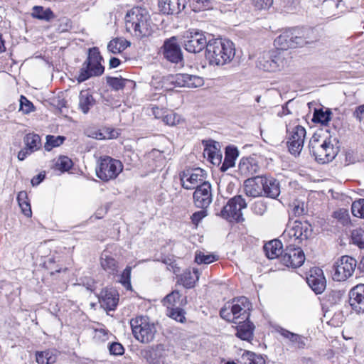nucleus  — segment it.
<instances>
[{
    "label": "nucleus",
    "instance_id": "1",
    "mask_svg": "<svg viewBox=\"0 0 364 364\" xmlns=\"http://www.w3.org/2000/svg\"><path fill=\"white\" fill-rule=\"evenodd\" d=\"M235 47L230 40L215 38L206 45L205 57L213 65H224L230 63L235 58Z\"/></svg>",
    "mask_w": 364,
    "mask_h": 364
},
{
    "label": "nucleus",
    "instance_id": "2",
    "mask_svg": "<svg viewBox=\"0 0 364 364\" xmlns=\"http://www.w3.org/2000/svg\"><path fill=\"white\" fill-rule=\"evenodd\" d=\"M126 29L133 31L137 37L149 36L156 26L151 19L146 9L141 7H134L129 10L125 16Z\"/></svg>",
    "mask_w": 364,
    "mask_h": 364
},
{
    "label": "nucleus",
    "instance_id": "3",
    "mask_svg": "<svg viewBox=\"0 0 364 364\" xmlns=\"http://www.w3.org/2000/svg\"><path fill=\"white\" fill-rule=\"evenodd\" d=\"M102 60L103 58L98 48H90L87 58L80 70L77 80L83 82L92 77L102 75L105 71V67L102 65Z\"/></svg>",
    "mask_w": 364,
    "mask_h": 364
},
{
    "label": "nucleus",
    "instance_id": "4",
    "mask_svg": "<svg viewBox=\"0 0 364 364\" xmlns=\"http://www.w3.org/2000/svg\"><path fill=\"white\" fill-rule=\"evenodd\" d=\"M309 151L316 160L321 164L331 161L338 154V148L334 146L331 138L321 141L318 137L313 136L309 144Z\"/></svg>",
    "mask_w": 364,
    "mask_h": 364
},
{
    "label": "nucleus",
    "instance_id": "5",
    "mask_svg": "<svg viewBox=\"0 0 364 364\" xmlns=\"http://www.w3.org/2000/svg\"><path fill=\"white\" fill-rule=\"evenodd\" d=\"M132 333L136 340L141 343H150L157 331L153 323L147 317H136L130 321Z\"/></svg>",
    "mask_w": 364,
    "mask_h": 364
},
{
    "label": "nucleus",
    "instance_id": "6",
    "mask_svg": "<svg viewBox=\"0 0 364 364\" xmlns=\"http://www.w3.org/2000/svg\"><path fill=\"white\" fill-rule=\"evenodd\" d=\"M287 65L284 53L279 50L264 52L257 59V67L267 72H275Z\"/></svg>",
    "mask_w": 364,
    "mask_h": 364
},
{
    "label": "nucleus",
    "instance_id": "7",
    "mask_svg": "<svg viewBox=\"0 0 364 364\" xmlns=\"http://www.w3.org/2000/svg\"><path fill=\"white\" fill-rule=\"evenodd\" d=\"M122 170L123 165L120 161L105 156L100 159L95 171L100 180L107 182L116 178Z\"/></svg>",
    "mask_w": 364,
    "mask_h": 364
},
{
    "label": "nucleus",
    "instance_id": "8",
    "mask_svg": "<svg viewBox=\"0 0 364 364\" xmlns=\"http://www.w3.org/2000/svg\"><path fill=\"white\" fill-rule=\"evenodd\" d=\"M356 260L345 255L335 262L332 269V278L336 282H343L350 277L356 267Z\"/></svg>",
    "mask_w": 364,
    "mask_h": 364
},
{
    "label": "nucleus",
    "instance_id": "9",
    "mask_svg": "<svg viewBox=\"0 0 364 364\" xmlns=\"http://www.w3.org/2000/svg\"><path fill=\"white\" fill-rule=\"evenodd\" d=\"M247 207L245 200L240 195L230 199L226 205L220 211V215L229 220L241 222L244 220L242 209Z\"/></svg>",
    "mask_w": 364,
    "mask_h": 364
},
{
    "label": "nucleus",
    "instance_id": "10",
    "mask_svg": "<svg viewBox=\"0 0 364 364\" xmlns=\"http://www.w3.org/2000/svg\"><path fill=\"white\" fill-rule=\"evenodd\" d=\"M205 171L202 168L186 169L180 173L182 187L187 190L194 189L205 183Z\"/></svg>",
    "mask_w": 364,
    "mask_h": 364
},
{
    "label": "nucleus",
    "instance_id": "11",
    "mask_svg": "<svg viewBox=\"0 0 364 364\" xmlns=\"http://www.w3.org/2000/svg\"><path fill=\"white\" fill-rule=\"evenodd\" d=\"M312 227L306 220L299 221L295 220L291 226H288V229L285 230L283 236L294 237L295 242H301L304 240L308 239L312 233Z\"/></svg>",
    "mask_w": 364,
    "mask_h": 364
},
{
    "label": "nucleus",
    "instance_id": "12",
    "mask_svg": "<svg viewBox=\"0 0 364 364\" xmlns=\"http://www.w3.org/2000/svg\"><path fill=\"white\" fill-rule=\"evenodd\" d=\"M289 137L287 141L289 152L293 155H299L304 146L306 136V129L300 126H295L291 131L287 129Z\"/></svg>",
    "mask_w": 364,
    "mask_h": 364
},
{
    "label": "nucleus",
    "instance_id": "13",
    "mask_svg": "<svg viewBox=\"0 0 364 364\" xmlns=\"http://www.w3.org/2000/svg\"><path fill=\"white\" fill-rule=\"evenodd\" d=\"M280 259L282 264L287 267L297 268L304 264L305 255L300 247H287Z\"/></svg>",
    "mask_w": 364,
    "mask_h": 364
},
{
    "label": "nucleus",
    "instance_id": "14",
    "mask_svg": "<svg viewBox=\"0 0 364 364\" xmlns=\"http://www.w3.org/2000/svg\"><path fill=\"white\" fill-rule=\"evenodd\" d=\"M195 205L200 208H208L213 200L211 185L208 182L203 183L193 193Z\"/></svg>",
    "mask_w": 364,
    "mask_h": 364
},
{
    "label": "nucleus",
    "instance_id": "15",
    "mask_svg": "<svg viewBox=\"0 0 364 364\" xmlns=\"http://www.w3.org/2000/svg\"><path fill=\"white\" fill-rule=\"evenodd\" d=\"M208 44L207 39L202 32L196 31L190 33L184 41V48L189 53H197L203 50Z\"/></svg>",
    "mask_w": 364,
    "mask_h": 364
},
{
    "label": "nucleus",
    "instance_id": "16",
    "mask_svg": "<svg viewBox=\"0 0 364 364\" xmlns=\"http://www.w3.org/2000/svg\"><path fill=\"white\" fill-rule=\"evenodd\" d=\"M233 302L235 304H230V309L234 316V323H238L240 321L247 320L250 318L249 311L250 310L247 298L242 296L237 299H234Z\"/></svg>",
    "mask_w": 364,
    "mask_h": 364
},
{
    "label": "nucleus",
    "instance_id": "17",
    "mask_svg": "<svg viewBox=\"0 0 364 364\" xmlns=\"http://www.w3.org/2000/svg\"><path fill=\"white\" fill-rule=\"evenodd\" d=\"M266 176H257L245 181V191L247 196L256 198L263 196Z\"/></svg>",
    "mask_w": 364,
    "mask_h": 364
},
{
    "label": "nucleus",
    "instance_id": "18",
    "mask_svg": "<svg viewBox=\"0 0 364 364\" xmlns=\"http://www.w3.org/2000/svg\"><path fill=\"white\" fill-rule=\"evenodd\" d=\"M170 80L171 83L180 87L197 88L204 83L202 77L188 74H177L171 76Z\"/></svg>",
    "mask_w": 364,
    "mask_h": 364
},
{
    "label": "nucleus",
    "instance_id": "19",
    "mask_svg": "<svg viewBox=\"0 0 364 364\" xmlns=\"http://www.w3.org/2000/svg\"><path fill=\"white\" fill-rule=\"evenodd\" d=\"M164 55L171 63H178L182 60L181 50L176 37H171L164 42Z\"/></svg>",
    "mask_w": 364,
    "mask_h": 364
},
{
    "label": "nucleus",
    "instance_id": "20",
    "mask_svg": "<svg viewBox=\"0 0 364 364\" xmlns=\"http://www.w3.org/2000/svg\"><path fill=\"white\" fill-rule=\"evenodd\" d=\"M276 331L287 341V343L291 347L298 349H304L306 345L307 338L301 335L294 333L289 330L278 326Z\"/></svg>",
    "mask_w": 364,
    "mask_h": 364
},
{
    "label": "nucleus",
    "instance_id": "21",
    "mask_svg": "<svg viewBox=\"0 0 364 364\" xmlns=\"http://www.w3.org/2000/svg\"><path fill=\"white\" fill-rule=\"evenodd\" d=\"M349 304L357 313H364V284H358L350 291Z\"/></svg>",
    "mask_w": 364,
    "mask_h": 364
},
{
    "label": "nucleus",
    "instance_id": "22",
    "mask_svg": "<svg viewBox=\"0 0 364 364\" xmlns=\"http://www.w3.org/2000/svg\"><path fill=\"white\" fill-rule=\"evenodd\" d=\"M119 301L118 294L112 289H103L99 296V301L102 308L106 310H114Z\"/></svg>",
    "mask_w": 364,
    "mask_h": 364
},
{
    "label": "nucleus",
    "instance_id": "23",
    "mask_svg": "<svg viewBox=\"0 0 364 364\" xmlns=\"http://www.w3.org/2000/svg\"><path fill=\"white\" fill-rule=\"evenodd\" d=\"M306 282L311 289L316 294H321L326 289V282L323 271L317 269L306 279Z\"/></svg>",
    "mask_w": 364,
    "mask_h": 364
},
{
    "label": "nucleus",
    "instance_id": "24",
    "mask_svg": "<svg viewBox=\"0 0 364 364\" xmlns=\"http://www.w3.org/2000/svg\"><path fill=\"white\" fill-rule=\"evenodd\" d=\"M292 41L294 48L303 46L312 41L310 35L313 30L309 28H291Z\"/></svg>",
    "mask_w": 364,
    "mask_h": 364
},
{
    "label": "nucleus",
    "instance_id": "25",
    "mask_svg": "<svg viewBox=\"0 0 364 364\" xmlns=\"http://www.w3.org/2000/svg\"><path fill=\"white\" fill-rule=\"evenodd\" d=\"M186 0H161V13L167 15L178 14L185 8Z\"/></svg>",
    "mask_w": 364,
    "mask_h": 364
},
{
    "label": "nucleus",
    "instance_id": "26",
    "mask_svg": "<svg viewBox=\"0 0 364 364\" xmlns=\"http://www.w3.org/2000/svg\"><path fill=\"white\" fill-rule=\"evenodd\" d=\"M237 324L236 336L245 341H250L253 337L254 324L247 320H242Z\"/></svg>",
    "mask_w": 364,
    "mask_h": 364
},
{
    "label": "nucleus",
    "instance_id": "27",
    "mask_svg": "<svg viewBox=\"0 0 364 364\" xmlns=\"http://www.w3.org/2000/svg\"><path fill=\"white\" fill-rule=\"evenodd\" d=\"M276 50H286L289 48H294V43L292 41V33L291 28L284 31L280 34L274 42Z\"/></svg>",
    "mask_w": 364,
    "mask_h": 364
},
{
    "label": "nucleus",
    "instance_id": "28",
    "mask_svg": "<svg viewBox=\"0 0 364 364\" xmlns=\"http://www.w3.org/2000/svg\"><path fill=\"white\" fill-rule=\"evenodd\" d=\"M100 264L102 269L110 275H117L118 272V263L108 252H103L100 257Z\"/></svg>",
    "mask_w": 364,
    "mask_h": 364
},
{
    "label": "nucleus",
    "instance_id": "29",
    "mask_svg": "<svg viewBox=\"0 0 364 364\" xmlns=\"http://www.w3.org/2000/svg\"><path fill=\"white\" fill-rule=\"evenodd\" d=\"M265 181L263 196L271 198L278 197L280 193L279 182L270 176H266Z\"/></svg>",
    "mask_w": 364,
    "mask_h": 364
},
{
    "label": "nucleus",
    "instance_id": "30",
    "mask_svg": "<svg viewBox=\"0 0 364 364\" xmlns=\"http://www.w3.org/2000/svg\"><path fill=\"white\" fill-rule=\"evenodd\" d=\"M107 83L115 90H134L136 87V82L133 80L112 77H107Z\"/></svg>",
    "mask_w": 364,
    "mask_h": 364
},
{
    "label": "nucleus",
    "instance_id": "31",
    "mask_svg": "<svg viewBox=\"0 0 364 364\" xmlns=\"http://www.w3.org/2000/svg\"><path fill=\"white\" fill-rule=\"evenodd\" d=\"M264 251L266 256L270 259H275L284 254L282 250V244L278 240H273L264 245Z\"/></svg>",
    "mask_w": 364,
    "mask_h": 364
},
{
    "label": "nucleus",
    "instance_id": "32",
    "mask_svg": "<svg viewBox=\"0 0 364 364\" xmlns=\"http://www.w3.org/2000/svg\"><path fill=\"white\" fill-rule=\"evenodd\" d=\"M258 170L259 166L254 158H242L239 163V171L242 175H253Z\"/></svg>",
    "mask_w": 364,
    "mask_h": 364
},
{
    "label": "nucleus",
    "instance_id": "33",
    "mask_svg": "<svg viewBox=\"0 0 364 364\" xmlns=\"http://www.w3.org/2000/svg\"><path fill=\"white\" fill-rule=\"evenodd\" d=\"M239 155L237 148L233 146H227L225 149V159L222 164L220 170L225 171L228 168H232L235 164V160Z\"/></svg>",
    "mask_w": 364,
    "mask_h": 364
},
{
    "label": "nucleus",
    "instance_id": "34",
    "mask_svg": "<svg viewBox=\"0 0 364 364\" xmlns=\"http://www.w3.org/2000/svg\"><path fill=\"white\" fill-rule=\"evenodd\" d=\"M200 272L198 269L193 268V271L186 269L181 275L182 284L187 289L193 288L196 282L199 279Z\"/></svg>",
    "mask_w": 364,
    "mask_h": 364
},
{
    "label": "nucleus",
    "instance_id": "35",
    "mask_svg": "<svg viewBox=\"0 0 364 364\" xmlns=\"http://www.w3.org/2000/svg\"><path fill=\"white\" fill-rule=\"evenodd\" d=\"M57 357L58 353L54 350H46L36 353V360L38 364H53L56 362Z\"/></svg>",
    "mask_w": 364,
    "mask_h": 364
},
{
    "label": "nucleus",
    "instance_id": "36",
    "mask_svg": "<svg viewBox=\"0 0 364 364\" xmlns=\"http://www.w3.org/2000/svg\"><path fill=\"white\" fill-rule=\"evenodd\" d=\"M130 46V43L123 38H116L111 40L108 45V50L114 54L120 53Z\"/></svg>",
    "mask_w": 364,
    "mask_h": 364
},
{
    "label": "nucleus",
    "instance_id": "37",
    "mask_svg": "<svg viewBox=\"0 0 364 364\" xmlns=\"http://www.w3.org/2000/svg\"><path fill=\"white\" fill-rule=\"evenodd\" d=\"M141 354L149 364H159V350L158 345L147 347L142 350Z\"/></svg>",
    "mask_w": 364,
    "mask_h": 364
},
{
    "label": "nucleus",
    "instance_id": "38",
    "mask_svg": "<svg viewBox=\"0 0 364 364\" xmlns=\"http://www.w3.org/2000/svg\"><path fill=\"white\" fill-rule=\"evenodd\" d=\"M24 144L31 151H36L41 148V139L40 136L34 133H28L23 137Z\"/></svg>",
    "mask_w": 364,
    "mask_h": 364
},
{
    "label": "nucleus",
    "instance_id": "39",
    "mask_svg": "<svg viewBox=\"0 0 364 364\" xmlns=\"http://www.w3.org/2000/svg\"><path fill=\"white\" fill-rule=\"evenodd\" d=\"M205 154H207L208 159L213 164L219 165L222 161V154L218 149L215 144L206 145L204 150Z\"/></svg>",
    "mask_w": 364,
    "mask_h": 364
},
{
    "label": "nucleus",
    "instance_id": "40",
    "mask_svg": "<svg viewBox=\"0 0 364 364\" xmlns=\"http://www.w3.org/2000/svg\"><path fill=\"white\" fill-rule=\"evenodd\" d=\"M32 16L34 18L47 21L55 18V15L50 9H44L40 6H35L33 8Z\"/></svg>",
    "mask_w": 364,
    "mask_h": 364
},
{
    "label": "nucleus",
    "instance_id": "41",
    "mask_svg": "<svg viewBox=\"0 0 364 364\" xmlns=\"http://www.w3.org/2000/svg\"><path fill=\"white\" fill-rule=\"evenodd\" d=\"M17 201L21 209L22 213L26 217H31L32 215L31 208L28 198V194L26 191H20L17 196Z\"/></svg>",
    "mask_w": 364,
    "mask_h": 364
},
{
    "label": "nucleus",
    "instance_id": "42",
    "mask_svg": "<svg viewBox=\"0 0 364 364\" xmlns=\"http://www.w3.org/2000/svg\"><path fill=\"white\" fill-rule=\"evenodd\" d=\"M185 314L186 312L184 311V310L179 307L173 308L168 306V308L166 309V315L169 318L181 323H185L186 321Z\"/></svg>",
    "mask_w": 364,
    "mask_h": 364
},
{
    "label": "nucleus",
    "instance_id": "43",
    "mask_svg": "<svg viewBox=\"0 0 364 364\" xmlns=\"http://www.w3.org/2000/svg\"><path fill=\"white\" fill-rule=\"evenodd\" d=\"M46 141L44 144V149L47 151H50L53 148L58 147L63 144L65 137L63 136L47 135Z\"/></svg>",
    "mask_w": 364,
    "mask_h": 364
},
{
    "label": "nucleus",
    "instance_id": "44",
    "mask_svg": "<svg viewBox=\"0 0 364 364\" xmlns=\"http://www.w3.org/2000/svg\"><path fill=\"white\" fill-rule=\"evenodd\" d=\"M244 364H265L264 359L260 355L251 351H245L242 355Z\"/></svg>",
    "mask_w": 364,
    "mask_h": 364
},
{
    "label": "nucleus",
    "instance_id": "45",
    "mask_svg": "<svg viewBox=\"0 0 364 364\" xmlns=\"http://www.w3.org/2000/svg\"><path fill=\"white\" fill-rule=\"evenodd\" d=\"M218 257L213 254H207L205 255L204 252L201 251H197L195 255V262L198 264H210L216 260H218Z\"/></svg>",
    "mask_w": 364,
    "mask_h": 364
},
{
    "label": "nucleus",
    "instance_id": "46",
    "mask_svg": "<svg viewBox=\"0 0 364 364\" xmlns=\"http://www.w3.org/2000/svg\"><path fill=\"white\" fill-rule=\"evenodd\" d=\"M94 104L95 99L91 95L87 93L85 95H82V92H80L79 106L83 113H87L90 107L93 106Z\"/></svg>",
    "mask_w": 364,
    "mask_h": 364
},
{
    "label": "nucleus",
    "instance_id": "47",
    "mask_svg": "<svg viewBox=\"0 0 364 364\" xmlns=\"http://www.w3.org/2000/svg\"><path fill=\"white\" fill-rule=\"evenodd\" d=\"M331 111L326 109V111L322 109H316L314 114V120L322 124H327L331 120Z\"/></svg>",
    "mask_w": 364,
    "mask_h": 364
},
{
    "label": "nucleus",
    "instance_id": "48",
    "mask_svg": "<svg viewBox=\"0 0 364 364\" xmlns=\"http://www.w3.org/2000/svg\"><path fill=\"white\" fill-rule=\"evenodd\" d=\"M131 272L132 267L127 266L119 275V279L118 280V282L121 283L127 290H132V289L131 284Z\"/></svg>",
    "mask_w": 364,
    "mask_h": 364
},
{
    "label": "nucleus",
    "instance_id": "49",
    "mask_svg": "<svg viewBox=\"0 0 364 364\" xmlns=\"http://www.w3.org/2000/svg\"><path fill=\"white\" fill-rule=\"evenodd\" d=\"M73 165L72 160L65 156H59L55 164V168L61 171H68Z\"/></svg>",
    "mask_w": 364,
    "mask_h": 364
},
{
    "label": "nucleus",
    "instance_id": "50",
    "mask_svg": "<svg viewBox=\"0 0 364 364\" xmlns=\"http://www.w3.org/2000/svg\"><path fill=\"white\" fill-rule=\"evenodd\" d=\"M181 294L177 291H173L168 294L163 300L164 305L170 307H178L176 305L179 302Z\"/></svg>",
    "mask_w": 364,
    "mask_h": 364
},
{
    "label": "nucleus",
    "instance_id": "51",
    "mask_svg": "<svg viewBox=\"0 0 364 364\" xmlns=\"http://www.w3.org/2000/svg\"><path fill=\"white\" fill-rule=\"evenodd\" d=\"M351 211L354 216L364 218V198L354 201L351 205Z\"/></svg>",
    "mask_w": 364,
    "mask_h": 364
},
{
    "label": "nucleus",
    "instance_id": "52",
    "mask_svg": "<svg viewBox=\"0 0 364 364\" xmlns=\"http://www.w3.org/2000/svg\"><path fill=\"white\" fill-rule=\"evenodd\" d=\"M353 244L358 245L360 248H364V230L358 228L353 230L351 235Z\"/></svg>",
    "mask_w": 364,
    "mask_h": 364
},
{
    "label": "nucleus",
    "instance_id": "53",
    "mask_svg": "<svg viewBox=\"0 0 364 364\" xmlns=\"http://www.w3.org/2000/svg\"><path fill=\"white\" fill-rule=\"evenodd\" d=\"M333 217L338 219L343 225H346L350 222L349 213L348 210L341 208L333 213Z\"/></svg>",
    "mask_w": 364,
    "mask_h": 364
},
{
    "label": "nucleus",
    "instance_id": "54",
    "mask_svg": "<svg viewBox=\"0 0 364 364\" xmlns=\"http://www.w3.org/2000/svg\"><path fill=\"white\" fill-rule=\"evenodd\" d=\"M181 120V116L173 112L163 116V122L168 126H175L179 124Z\"/></svg>",
    "mask_w": 364,
    "mask_h": 364
},
{
    "label": "nucleus",
    "instance_id": "55",
    "mask_svg": "<svg viewBox=\"0 0 364 364\" xmlns=\"http://www.w3.org/2000/svg\"><path fill=\"white\" fill-rule=\"evenodd\" d=\"M220 316L222 318L229 321L234 323V316L231 312L230 309V304H228L225 305L220 311Z\"/></svg>",
    "mask_w": 364,
    "mask_h": 364
},
{
    "label": "nucleus",
    "instance_id": "56",
    "mask_svg": "<svg viewBox=\"0 0 364 364\" xmlns=\"http://www.w3.org/2000/svg\"><path fill=\"white\" fill-rule=\"evenodd\" d=\"M20 110H21L24 114H28L33 110V104L22 95L20 99Z\"/></svg>",
    "mask_w": 364,
    "mask_h": 364
},
{
    "label": "nucleus",
    "instance_id": "57",
    "mask_svg": "<svg viewBox=\"0 0 364 364\" xmlns=\"http://www.w3.org/2000/svg\"><path fill=\"white\" fill-rule=\"evenodd\" d=\"M110 354L114 355H122L124 352L123 346L118 342H113L108 346Z\"/></svg>",
    "mask_w": 364,
    "mask_h": 364
},
{
    "label": "nucleus",
    "instance_id": "58",
    "mask_svg": "<svg viewBox=\"0 0 364 364\" xmlns=\"http://www.w3.org/2000/svg\"><path fill=\"white\" fill-rule=\"evenodd\" d=\"M306 210L304 207V203H293L291 213L294 216L303 215L306 213Z\"/></svg>",
    "mask_w": 364,
    "mask_h": 364
},
{
    "label": "nucleus",
    "instance_id": "59",
    "mask_svg": "<svg viewBox=\"0 0 364 364\" xmlns=\"http://www.w3.org/2000/svg\"><path fill=\"white\" fill-rule=\"evenodd\" d=\"M252 210L255 214L262 215L267 211V206L263 202L257 201L252 205Z\"/></svg>",
    "mask_w": 364,
    "mask_h": 364
},
{
    "label": "nucleus",
    "instance_id": "60",
    "mask_svg": "<svg viewBox=\"0 0 364 364\" xmlns=\"http://www.w3.org/2000/svg\"><path fill=\"white\" fill-rule=\"evenodd\" d=\"M254 6L258 9H267L273 4V0H253Z\"/></svg>",
    "mask_w": 364,
    "mask_h": 364
},
{
    "label": "nucleus",
    "instance_id": "61",
    "mask_svg": "<svg viewBox=\"0 0 364 364\" xmlns=\"http://www.w3.org/2000/svg\"><path fill=\"white\" fill-rule=\"evenodd\" d=\"M206 211L202 209L200 211L194 213L191 216V220L193 224L198 225L200 221L206 216Z\"/></svg>",
    "mask_w": 364,
    "mask_h": 364
},
{
    "label": "nucleus",
    "instance_id": "62",
    "mask_svg": "<svg viewBox=\"0 0 364 364\" xmlns=\"http://www.w3.org/2000/svg\"><path fill=\"white\" fill-rule=\"evenodd\" d=\"M33 151L28 149V147L25 145L24 148L22 149L18 154V159L23 161L28 156L33 153Z\"/></svg>",
    "mask_w": 364,
    "mask_h": 364
},
{
    "label": "nucleus",
    "instance_id": "63",
    "mask_svg": "<svg viewBox=\"0 0 364 364\" xmlns=\"http://www.w3.org/2000/svg\"><path fill=\"white\" fill-rule=\"evenodd\" d=\"M159 74L158 73V72H156V73L151 76V79H149V78L147 79V80H149V83L151 85V86L154 89H157L159 87Z\"/></svg>",
    "mask_w": 364,
    "mask_h": 364
},
{
    "label": "nucleus",
    "instance_id": "64",
    "mask_svg": "<svg viewBox=\"0 0 364 364\" xmlns=\"http://www.w3.org/2000/svg\"><path fill=\"white\" fill-rule=\"evenodd\" d=\"M353 116L360 122L364 117V105L358 106L353 112Z\"/></svg>",
    "mask_w": 364,
    "mask_h": 364
}]
</instances>
